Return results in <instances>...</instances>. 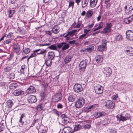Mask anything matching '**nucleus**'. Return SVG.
I'll return each mask as SVG.
<instances>
[{
  "mask_svg": "<svg viewBox=\"0 0 133 133\" xmlns=\"http://www.w3.org/2000/svg\"><path fill=\"white\" fill-rule=\"evenodd\" d=\"M103 72L107 77H109L112 73L111 69L109 67H105L104 68Z\"/></svg>",
  "mask_w": 133,
  "mask_h": 133,
  "instance_id": "obj_12",
  "label": "nucleus"
},
{
  "mask_svg": "<svg viewBox=\"0 0 133 133\" xmlns=\"http://www.w3.org/2000/svg\"><path fill=\"white\" fill-rule=\"evenodd\" d=\"M127 52V54L130 56L133 55V48L130 46L128 47V49L125 51Z\"/></svg>",
  "mask_w": 133,
  "mask_h": 133,
  "instance_id": "obj_17",
  "label": "nucleus"
},
{
  "mask_svg": "<svg viewBox=\"0 0 133 133\" xmlns=\"http://www.w3.org/2000/svg\"><path fill=\"white\" fill-rule=\"evenodd\" d=\"M25 67H26L25 65H23L21 66V68L20 70V72L22 74H24V72L25 71Z\"/></svg>",
  "mask_w": 133,
  "mask_h": 133,
  "instance_id": "obj_46",
  "label": "nucleus"
},
{
  "mask_svg": "<svg viewBox=\"0 0 133 133\" xmlns=\"http://www.w3.org/2000/svg\"><path fill=\"white\" fill-rule=\"evenodd\" d=\"M85 103V100L82 97L79 98L75 103V105L77 108H82Z\"/></svg>",
  "mask_w": 133,
  "mask_h": 133,
  "instance_id": "obj_2",
  "label": "nucleus"
},
{
  "mask_svg": "<svg viewBox=\"0 0 133 133\" xmlns=\"http://www.w3.org/2000/svg\"><path fill=\"white\" fill-rule=\"evenodd\" d=\"M85 36H85L84 35H83V34L79 36L78 39L79 41H81L83 40Z\"/></svg>",
  "mask_w": 133,
  "mask_h": 133,
  "instance_id": "obj_49",
  "label": "nucleus"
},
{
  "mask_svg": "<svg viewBox=\"0 0 133 133\" xmlns=\"http://www.w3.org/2000/svg\"><path fill=\"white\" fill-rule=\"evenodd\" d=\"M47 103L44 101L39 103L37 106V108L41 110L45 109L46 107V104Z\"/></svg>",
  "mask_w": 133,
  "mask_h": 133,
  "instance_id": "obj_14",
  "label": "nucleus"
},
{
  "mask_svg": "<svg viewBox=\"0 0 133 133\" xmlns=\"http://www.w3.org/2000/svg\"><path fill=\"white\" fill-rule=\"evenodd\" d=\"M127 38L130 41L133 40V31L129 30L126 32Z\"/></svg>",
  "mask_w": 133,
  "mask_h": 133,
  "instance_id": "obj_11",
  "label": "nucleus"
},
{
  "mask_svg": "<svg viewBox=\"0 0 133 133\" xmlns=\"http://www.w3.org/2000/svg\"><path fill=\"white\" fill-rule=\"evenodd\" d=\"M103 88L99 84H96L94 87L95 92L97 94H101L103 92Z\"/></svg>",
  "mask_w": 133,
  "mask_h": 133,
  "instance_id": "obj_5",
  "label": "nucleus"
},
{
  "mask_svg": "<svg viewBox=\"0 0 133 133\" xmlns=\"http://www.w3.org/2000/svg\"><path fill=\"white\" fill-rule=\"evenodd\" d=\"M15 12V11L14 10L10 9L8 10V17L9 18L11 17Z\"/></svg>",
  "mask_w": 133,
  "mask_h": 133,
  "instance_id": "obj_28",
  "label": "nucleus"
},
{
  "mask_svg": "<svg viewBox=\"0 0 133 133\" xmlns=\"http://www.w3.org/2000/svg\"><path fill=\"white\" fill-rule=\"evenodd\" d=\"M57 46L59 48H62L63 51L68 49L69 47V44H67L65 42H62L60 43L57 45Z\"/></svg>",
  "mask_w": 133,
  "mask_h": 133,
  "instance_id": "obj_8",
  "label": "nucleus"
},
{
  "mask_svg": "<svg viewBox=\"0 0 133 133\" xmlns=\"http://www.w3.org/2000/svg\"><path fill=\"white\" fill-rule=\"evenodd\" d=\"M52 61L51 60L49 59H46L45 60V63L47 66H50L51 65Z\"/></svg>",
  "mask_w": 133,
  "mask_h": 133,
  "instance_id": "obj_34",
  "label": "nucleus"
},
{
  "mask_svg": "<svg viewBox=\"0 0 133 133\" xmlns=\"http://www.w3.org/2000/svg\"><path fill=\"white\" fill-rule=\"evenodd\" d=\"M79 18H78V22L77 23L76 25L74 27L75 28H80L81 25L82 24V22L81 21H79L78 20Z\"/></svg>",
  "mask_w": 133,
  "mask_h": 133,
  "instance_id": "obj_42",
  "label": "nucleus"
},
{
  "mask_svg": "<svg viewBox=\"0 0 133 133\" xmlns=\"http://www.w3.org/2000/svg\"><path fill=\"white\" fill-rule=\"evenodd\" d=\"M25 117V115L24 114H22L20 117V119L19 120V122L21 123V125H22L24 123V122H23L22 121V118H23L24 117Z\"/></svg>",
  "mask_w": 133,
  "mask_h": 133,
  "instance_id": "obj_40",
  "label": "nucleus"
},
{
  "mask_svg": "<svg viewBox=\"0 0 133 133\" xmlns=\"http://www.w3.org/2000/svg\"><path fill=\"white\" fill-rule=\"evenodd\" d=\"M13 57V56L12 55H10L9 56H8V57L7 58V59L8 61H9L12 59Z\"/></svg>",
  "mask_w": 133,
  "mask_h": 133,
  "instance_id": "obj_63",
  "label": "nucleus"
},
{
  "mask_svg": "<svg viewBox=\"0 0 133 133\" xmlns=\"http://www.w3.org/2000/svg\"><path fill=\"white\" fill-rule=\"evenodd\" d=\"M106 114L103 112H95L94 115L95 117L96 118H99L106 115Z\"/></svg>",
  "mask_w": 133,
  "mask_h": 133,
  "instance_id": "obj_15",
  "label": "nucleus"
},
{
  "mask_svg": "<svg viewBox=\"0 0 133 133\" xmlns=\"http://www.w3.org/2000/svg\"><path fill=\"white\" fill-rule=\"evenodd\" d=\"M36 55V54L34 52L27 59V60L28 61V60L30 59V58L33 57H34Z\"/></svg>",
  "mask_w": 133,
  "mask_h": 133,
  "instance_id": "obj_56",
  "label": "nucleus"
},
{
  "mask_svg": "<svg viewBox=\"0 0 133 133\" xmlns=\"http://www.w3.org/2000/svg\"><path fill=\"white\" fill-rule=\"evenodd\" d=\"M13 105V103L11 100H8L7 102V106L9 108H11Z\"/></svg>",
  "mask_w": 133,
  "mask_h": 133,
  "instance_id": "obj_38",
  "label": "nucleus"
},
{
  "mask_svg": "<svg viewBox=\"0 0 133 133\" xmlns=\"http://www.w3.org/2000/svg\"><path fill=\"white\" fill-rule=\"evenodd\" d=\"M73 88L74 92L76 93L80 92L83 90L82 85L78 83L75 84Z\"/></svg>",
  "mask_w": 133,
  "mask_h": 133,
  "instance_id": "obj_6",
  "label": "nucleus"
},
{
  "mask_svg": "<svg viewBox=\"0 0 133 133\" xmlns=\"http://www.w3.org/2000/svg\"><path fill=\"white\" fill-rule=\"evenodd\" d=\"M16 83H13L10 85L9 87L10 89H14L16 88Z\"/></svg>",
  "mask_w": 133,
  "mask_h": 133,
  "instance_id": "obj_47",
  "label": "nucleus"
},
{
  "mask_svg": "<svg viewBox=\"0 0 133 133\" xmlns=\"http://www.w3.org/2000/svg\"><path fill=\"white\" fill-rule=\"evenodd\" d=\"M5 121L2 120L0 123V132L3 131L5 128Z\"/></svg>",
  "mask_w": 133,
  "mask_h": 133,
  "instance_id": "obj_23",
  "label": "nucleus"
},
{
  "mask_svg": "<svg viewBox=\"0 0 133 133\" xmlns=\"http://www.w3.org/2000/svg\"><path fill=\"white\" fill-rule=\"evenodd\" d=\"M77 96L75 94L72 95H70L68 97V101L70 102L74 101L76 99Z\"/></svg>",
  "mask_w": 133,
  "mask_h": 133,
  "instance_id": "obj_25",
  "label": "nucleus"
},
{
  "mask_svg": "<svg viewBox=\"0 0 133 133\" xmlns=\"http://www.w3.org/2000/svg\"><path fill=\"white\" fill-rule=\"evenodd\" d=\"M13 50L14 52L18 54L20 50V45L18 44L14 45L13 46Z\"/></svg>",
  "mask_w": 133,
  "mask_h": 133,
  "instance_id": "obj_19",
  "label": "nucleus"
},
{
  "mask_svg": "<svg viewBox=\"0 0 133 133\" xmlns=\"http://www.w3.org/2000/svg\"><path fill=\"white\" fill-rule=\"evenodd\" d=\"M81 128V125L78 124L76 125L74 128V130L77 131L79 130Z\"/></svg>",
  "mask_w": 133,
  "mask_h": 133,
  "instance_id": "obj_41",
  "label": "nucleus"
},
{
  "mask_svg": "<svg viewBox=\"0 0 133 133\" xmlns=\"http://www.w3.org/2000/svg\"><path fill=\"white\" fill-rule=\"evenodd\" d=\"M118 95L117 94H116L115 95H113L111 97L112 99L113 100H116L118 97Z\"/></svg>",
  "mask_w": 133,
  "mask_h": 133,
  "instance_id": "obj_54",
  "label": "nucleus"
},
{
  "mask_svg": "<svg viewBox=\"0 0 133 133\" xmlns=\"http://www.w3.org/2000/svg\"><path fill=\"white\" fill-rule=\"evenodd\" d=\"M74 2L71 1H70L69 3V5L68 8H69L71 7L72 8V9L74 7Z\"/></svg>",
  "mask_w": 133,
  "mask_h": 133,
  "instance_id": "obj_48",
  "label": "nucleus"
},
{
  "mask_svg": "<svg viewBox=\"0 0 133 133\" xmlns=\"http://www.w3.org/2000/svg\"><path fill=\"white\" fill-rule=\"evenodd\" d=\"M30 51V49L27 48H25L24 49L23 48L22 53L23 54H27L29 53Z\"/></svg>",
  "mask_w": 133,
  "mask_h": 133,
  "instance_id": "obj_36",
  "label": "nucleus"
},
{
  "mask_svg": "<svg viewBox=\"0 0 133 133\" xmlns=\"http://www.w3.org/2000/svg\"><path fill=\"white\" fill-rule=\"evenodd\" d=\"M80 52H88L87 48H84L81 50Z\"/></svg>",
  "mask_w": 133,
  "mask_h": 133,
  "instance_id": "obj_61",
  "label": "nucleus"
},
{
  "mask_svg": "<svg viewBox=\"0 0 133 133\" xmlns=\"http://www.w3.org/2000/svg\"><path fill=\"white\" fill-rule=\"evenodd\" d=\"M98 0H90V5L91 8L95 7L96 5Z\"/></svg>",
  "mask_w": 133,
  "mask_h": 133,
  "instance_id": "obj_27",
  "label": "nucleus"
},
{
  "mask_svg": "<svg viewBox=\"0 0 133 133\" xmlns=\"http://www.w3.org/2000/svg\"><path fill=\"white\" fill-rule=\"evenodd\" d=\"M70 119L69 117H66L64 118L63 120H62V121L63 123L64 124H66L67 123H69L70 122Z\"/></svg>",
  "mask_w": 133,
  "mask_h": 133,
  "instance_id": "obj_33",
  "label": "nucleus"
},
{
  "mask_svg": "<svg viewBox=\"0 0 133 133\" xmlns=\"http://www.w3.org/2000/svg\"><path fill=\"white\" fill-rule=\"evenodd\" d=\"M89 2V0H82V7L83 8L86 6Z\"/></svg>",
  "mask_w": 133,
  "mask_h": 133,
  "instance_id": "obj_30",
  "label": "nucleus"
},
{
  "mask_svg": "<svg viewBox=\"0 0 133 133\" xmlns=\"http://www.w3.org/2000/svg\"><path fill=\"white\" fill-rule=\"evenodd\" d=\"M11 69V67L10 66L5 67L4 68V70L5 72H8L10 71Z\"/></svg>",
  "mask_w": 133,
  "mask_h": 133,
  "instance_id": "obj_44",
  "label": "nucleus"
},
{
  "mask_svg": "<svg viewBox=\"0 0 133 133\" xmlns=\"http://www.w3.org/2000/svg\"><path fill=\"white\" fill-rule=\"evenodd\" d=\"M50 45V43H42L40 44H39L38 45V46H49Z\"/></svg>",
  "mask_w": 133,
  "mask_h": 133,
  "instance_id": "obj_50",
  "label": "nucleus"
},
{
  "mask_svg": "<svg viewBox=\"0 0 133 133\" xmlns=\"http://www.w3.org/2000/svg\"><path fill=\"white\" fill-rule=\"evenodd\" d=\"M122 35H118L116 36L115 37V41H120L122 40Z\"/></svg>",
  "mask_w": 133,
  "mask_h": 133,
  "instance_id": "obj_35",
  "label": "nucleus"
},
{
  "mask_svg": "<svg viewBox=\"0 0 133 133\" xmlns=\"http://www.w3.org/2000/svg\"><path fill=\"white\" fill-rule=\"evenodd\" d=\"M102 44L98 46L97 49L98 50L101 51H104L105 50L107 43V41L104 39L102 40Z\"/></svg>",
  "mask_w": 133,
  "mask_h": 133,
  "instance_id": "obj_7",
  "label": "nucleus"
},
{
  "mask_svg": "<svg viewBox=\"0 0 133 133\" xmlns=\"http://www.w3.org/2000/svg\"><path fill=\"white\" fill-rule=\"evenodd\" d=\"M80 29H74L71 31H68L66 35L64 36V37H66L69 36L71 38V39H74L77 38L76 33L78 32Z\"/></svg>",
  "mask_w": 133,
  "mask_h": 133,
  "instance_id": "obj_1",
  "label": "nucleus"
},
{
  "mask_svg": "<svg viewBox=\"0 0 133 133\" xmlns=\"http://www.w3.org/2000/svg\"><path fill=\"white\" fill-rule=\"evenodd\" d=\"M64 133H72L73 131H72V129L69 127H65L63 130Z\"/></svg>",
  "mask_w": 133,
  "mask_h": 133,
  "instance_id": "obj_24",
  "label": "nucleus"
},
{
  "mask_svg": "<svg viewBox=\"0 0 133 133\" xmlns=\"http://www.w3.org/2000/svg\"><path fill=\"white\" fill-rule=\"evenodd\" d=\"M116 118L118 121H124L127 119L124 116V115H118L116 116Z\"/></svg>",
  "mask_w": 133,
  "mask_h": 133,
  "instance_id": "obj_21",
  "label": "nucleus"
},
{
  "mask_svg": "<svg viewBox=\"0 0 133 133\" xmlns=\"http://www.w3.org/2000/svg\"><path fill=\"white\" fill-rule=\"evenodd\" d=\"M11 41L10 39H7L4 41V43L5 44H9L11 42Z\"/></svg>",
  "mask_w": 133,
  "mask_h": 133,
  "instance_id": "obj_60",
  "label": "nucleus"
},
{
  "mask_svg": "<svg viewBox=\"0 0 133 133\" xmlns=\"http://www.w3.org/2000/svg\"><path fill=\"white\" fill-rule=\"evenodd\" d=\"M45 33L46 34L50 35L52 34V32L51 31H45Z\"/></svg>",
  "mask_w": 133,
  "mask_h": 133,
  "instance_id": "obj_59",
  "label": "nucleus"
},
{
  "mask_svg": "<svg viewBox=\"0 0 133 133\" xmlns=\"http://www.w3.org/2000/svg\"><path fill=\"white\" fill-rule=\"evenodd\" d=\"M48 48L53 50H56L57 49L56 46L54 44L52 45L49 46Z\"/></svg>",
  "mask_w": 133,
  "mask_h": 133,
  "instance_id": "obj_43",
  "label": "nucleus"
},
{
  "mask_svg": "<svg viewBox=\"0 0 133 133\" xmlns=\"http://www.w3.org/2000/svg\"><path fill=\"white\" fill-rule=\"evenodd\" d=\"M93 14V11L91 10H89L87 12L86 17L89 18L91 17Z\"/></svg>",
  "mask_w": 133,
  "mask_h": 133,
  "instance_id": "obj_31",
  "label": "nucleus"
},
{
  "mask_svg": "<svg viewBox=\"0 0 133 133\" xmlns=\"http://www.w3.org/2000/svg\"><path fill=\"white\" fill-rule=\"evenodd\" d=\"M36 92V90L34 87L30 86L26 90V92L28 94H31L35 93Z\"/></svg>",
  "mask_w": 133,
  "mask_h": 133,
  "instance_id": "obj_16",
  "label": "nucleus"
},
{
  "mask_svg": "<svg viewBox=\"0 0 133 133\" xmlns=\"http://www.w3.org/2000/svg\"><path fill=\"white\" fill-rule=\"evenodd\" d=\"M24 92L21 89H18L15 90L13 92L14 95L16 96L23 94Z\"/></svg>",
  "mask_w": 133,
  "mask_h": 133,
  "instance_id": "obj_20",
  "label": "nucleus"
},
{
  "mask_svg": "<svg viewBox=\"0 0 133 133\" xmlns=\"http://www.w3.org/2000/svg\"><path fill=\"white\" fill-rule=\"evenodd\" d=\"M112 24L111 23H107L106 26L103 29V32L104 34H107L110 32L111 30Z\"/></svg>",
  "mask_w": 133,
  "mask_h": 133,
  "instance_id": "obj_9",
  "label": "nucleus"
},
{
  "mask_svg": "<svg viewBox=\"0 0 133 133\" xmlns=\"http://www.w3.org/2000/svg\"><path fill=\"white\" fill-rule=\"evenodd\" d=\"M98 24L99 26L98 27L99 28V29L102 28L103 27V23L102 22H100Z\"/></svg>",
  "mask_w": 133,
  "mask_h": 133,
  "instance_id": "obj_55",
  "label": "nucleus"
},
{
  "mask_svg": "<svg viewBox=\"0 0 133 133\" xmlns=\"http://www.w3.org/2000/svg\"><path fill=\"white\" fill-rule=\"evenodd\" d=\"M103 57L101 55H98L95 58V61L97 64L99 65L102 63L103 60Z\"/></svg>",
  "mask_w": 133,
  "mask_h": 133,
  "instance_id": "obj_18",
  "label": "nucleus"
},
{
  "mask_svg": "<svg viewBox=\"0 0 133 133\" xmlns=\"http://www.w3.org/2000/svg\"><path fill=\"white\" fill-rule=\"evenodd\" d=\"M124 116L125 117V118L127 120L128 119L130 118V115L129 114L127 113L125 115H124Z\"/></svg>",
  "mask_w": 133,
  "mask_h": 133,
  "instance_id": "obj_52",
  "label": "nucleus"
},
{
  "mask_svg": "<svg viewBox=\"0 0 133 133\" xmlns=\"http://www.w3.org/2000/svg\"><path fill=\"white\" fill-rule=\"evenodd\" d=\"M94 48V47L92 45H89L87 48V50L88 52H90L92 51Z\"/></svg>",
  "mask_w": 133,
  "mask_h": 133,
  "instance_id": "obj_37",
  "label": "nucleus"
},
{
  "mask_svg": "<svg viewBox=\"0 0 133 133\" xmlns=\"http://www.w3.org/2000/svg\"><path fill=\"white\" fill-rule=\"evenodd\" d=\"M63 107L62 105L61 104H59L57 105V108L58 109H61Z\"/></svg>",
  "mask_w": 133,
  "mask_h": 133,
  "instance_id": "obj_64",
  "label": "nucleus"
},
{
  "mask_svg": "<svg viewBox=\"0 0 133 133\" xmlns=\"http://www.w3.org/2000/svg\"><path fill=\"white\" fill-rule=\"evenodd\" d=\"M57 26L56 25H54L52 28V32L53 33L55 34H57L58 33L59 31L56 28Z\"/></svg>",
  "mask_w": 133,
  "mask_h": 133,
  "instance_id": "obj_39",
  "label": "nucleus"
},
{
  "mask_svg": "<svg viewBox=\"0 0 133 133\" xmlns=\"http://www.w3.org/2000/svg\"><path fill=\"white\" fill-rule=\"evenodd\" d=\"M14 34L12 32H10L6 36V37L8 38H10L12 37H14Z\"/></svg>",
  "mask_w": 133,
  "mask_h": 133,
  "instance_id": "obj_51",
  "label": "nucleus"
},
{
  "mask_svg": "<svg viewBox=\"0 0 133 133\" xmlns=\"http://www.w3.org/2000/svg\"><path fill=\"white\" fill-rule=\"evenodd\" d=\"M8 77L11 79H13L15 77V74L13 73L9 74L8 75Z\"/></svg>",
  "mask_w": 133,
  "mask_h": 133,
  "instance_id": "obj_45",
  "label": "nucleus"
},
{
  "mask_svg": "<svg viewBox=\"0 0 133 133\" xmlns=\"http://www.w3.org/2000/svg\"><path fill=\"white\" fill-rule=\"evenodd\" d=\"M102 123L103 125H107L108 124L107 121L106 120H103Z\"/></svg>",
  "mask_w": 133,
  "mask_h": 133,
  "instance_id": "obj_57",
  "label": "nucleus"
},
{
  "mask_svg": "<svg viewBox=\"0 0 133 133\" xmlns=\"http://www.w3.org/2000/svg\"><path fill=\"white\" fill-rule=\"evenodd\" d=\"M61 99V96L59 94H57L55 95L53 98V99L55 100V102H58Z\"/></svg>",
  "mask_w": 133,
  "mask_h": 133,
  "instance_id": "obj_29",
  "label": "nucleus"
},
{
  "mask_svg": "<svg viewBox=\"0 0 133 133\" xmlns=\"http://www.w3.org/2000/svg\"><path fill=\"white\" fill-rule=\"evenodd\" d=\"M87 65V62L85 60L82 61H81L79 65V70L81 72H84L85 69Z\"/></svg>",
  "mask_w": 133,
  "mask_h": 133,
  "instance_id": "obj_3",
  "label": "nucleus"
},
{
  "mask_svg": "<svg viewBox=\"0 0 133 133\" xmlns=\"http://www.w3.org/2000/svg\"><path fill=\"white\" fill-rule=\"evenodd\" d=\"M76 41V40H73L69 42V43L70 44H75V42Z\"/></svg>",
  "mask_w": 133,
  "mask_h": 133,
  "instance_id": "obj_62",
  "label": "nucleus"
},
{
  "mask_svg": "<svg viewBox=\"0 0 133 133\" xmlns=\"http://www.w3.org/2000/svg\"><path fill=\"white\" fill-rule=\"evenodd\" d=\"M104 104L106 108L109 109H112L115 105L114 103L110 100L106 101Z\"/></svg>",
  "mask_w": 133,
  "mask_h": 133,
  "instance_id": "obj_4",
  "label": "nucleus"
},
{
  "mask_svg": "<svg viewBox=\"0 0 133 133\" xmlns=\"http://www.w3.org/2000/svg\"><path fill=\"white\" fill-rule=\"evenodd\" d=\"M94 106L93 105H91L90 107H89L86 110V111L87 112H89L90 111H91V109H94Z\"/></svg>",
  "mask_w": 133,
  "mask_h": 133,
  "instance_id": "obj_53",
  "label": "nucleus"
},
{
  "mask_svg": "<svg viewBox=\"0 0 133 133\" xmlns=\"http://www.w3.org/2000/svg\"><path fill=\"white\" fill-rule=\"evenodd\" d=\"M72 57V56L71 55H67L64 59V61L65 63L67 64L69 63L71 60Z\"/></svg>",
  "mask_w": 133,
  "mask_h": 133,
  "instance_id": "obj_26",
  "label": "nucleus"
},
{
  "mask_svg": "<svg viewBox=\"0 0 133 133\" xmlns=\"http://www.w3.org/2000/svg\"><path fill=\"white\" fill-rule=\"evenodd\" d=\"M53 111L54 113L57 115H59V111H57L56 109H54L53 110Z\"/></svg>",
  "mask_w": 133,
  "mask_h": 133,
  "instance_id": "obj_58",
  "label": "nucleus"
},
{
  "mask_svg": "<svg viewBox=\"0 0 133 133\" xmlns=\"http://www.w3.org/2000/svg\"><path fill=\"white\" fill-rule=\"evenodd\" d=\"M28 102L31 103H35L37 101L36 97L33 95L29 96L28 98Z\"/></svg>",
  "mask_w": 133,
  "mask_h": 133,
  "instance_id": "obj_13",
  "label": "nucleus"
},
{
  "mask_svg": "<svg viewBox=\"0 0 133 133\" xmlns=\"http://www.w3.org/2000/svg\"><path fill=\"white\" fill-rule=\"evenodd\" d=\"M27 28L25 30V29L22 27H18L17 29V31L20 34H24L26 32H27L30 29L29 27L27 26Z\"/></svg>",
  "mask_w": 133,
  "mask_h": 133,
  "instance_id": "obj_10",
  "label": "nucleus"
},
{
  "mask_svg": "<svg viewBox=\"0 0 133 133\" xmlns=\"http://www.w3.org/2000/svg\"><path fill=\"white\" fill-rule=\"evenodd\" d=\"M48 55V59H51V60L53 59L55 56L54 53L52 52H49Z\"/></svg>",
  "mask_w": 133,
  "mask_h": 133,
  "instance_id": "obj_32",
  "label": "nucleus"
},
{
  "mask_svg": "<svg viewBox=\"0 0 133 133\" xmlns=\"http://www.w3.org/2000/svg\"><path fill=\"white\" fill-rule=\"evenodd\" d=\"M133 19V16L132 15L129 17L126 18L124 20V22L125 23L129 24L131 22Z\"/></svg>",
  "mask_w": 133,
  "mask_h": 133,
  "instance_id": "obj_22",
  "label": "nucleus"
}]
</instances>
